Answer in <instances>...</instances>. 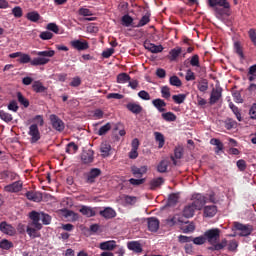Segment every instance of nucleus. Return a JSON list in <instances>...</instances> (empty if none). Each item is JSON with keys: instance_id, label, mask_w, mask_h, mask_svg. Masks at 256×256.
I'll return each instance as SVG.
<instances>
[{"instance_id": "obj_1", "label": "nucleus", "mask_w": 256, "mask_h": 256, "mask_svg": "<svg viewBox=\"0 0 256 256\" xmlns=\"http://www.w3.org/2000/svg\"><path fill=\"white\" fill-rule=\"evenodd\" d=\"M34 55L37 57L31 59L29 54L21 53L18 63L25 65L30 63L32 67H41L47 65L51 61V57H55V50H44V51H34Z\"/></svg>"}, {"instance_id": "obj_2", "label": "nucleus", "mask_w": 256, "mask_h": 256, "mask_svg": "<svg viewBox=\"0 0 256 256\" xmlns=\"http://www.w3.org/2000/svg\"><path fill=\"white\" fill-rule=\"evenodd\" d=\"M31 219L32 227H37V229H43V225H51V216L44 212L32 211L29 214ZM42 221L43 224L40 223Z\"/></svg>"}, {"instance_id": "obj_3", "label": "nucleus", "mask_w": 256, "mask_h": 256, "mask_svg": "<svg viewBox=\"0 0 256 256\" xmlns=\"http://www.w3.org/2000/svg\"><path fill=\"white\" fill-rule=\"evenodd\" d=\"M221 237V230L219 228H212L207 230L204 233V238L210 245H215V243H219V239Z\"/></svg>"}, {"instance_id": "obj_4", "label": "nucleus", "mask_w": 256, "mask_h": 256, "mask_svg": "<svg viewBox=\"0 0 256 256\" xmlns=\"http://www.w3.org/2000/svg\"><path fill=\"white\" fill-rule=\"evenodd\" d=\"M192 206L197 210L201 211L203 207L205 206V203H207V197H205L202 194H193L192 195Z\"/></svg>"}, {"instance_id": "obj_5", "label": "nucleus", "mask_w": 256, "mask_h": 256, "mask_svg": "<svg viewBox=\"0 0 256 256\" xmlns=\"http://www.w3.org/2000/svg\"><path fill=\"white\" fill-rule=\"evenodd\" d=\"M49 119H50L51 125H52L53 129H55V131H59L61 133V131L65 130V122H63V120H61V118H59V116H57L55 114H51Z\"/></svg>"}, {"instance_id": "obj_6", "label": "nucleus", "mask_w": 256, "mask_h": 256, "mask_svg": "<svg viewBox=\"0 0 256 256\" xmlns=\"http://www.w3.org/2000/svg\"><path fill=\"white\" fill-rule=\"evenodd\" d=\"M221 97H223V88H221V86H216L212 89L210 94V105H215V103L221 100Z\"/></svg>"}, {"instance_id": "obj_7", "label": "nucleus", "mask_w": 256, "mask_h": 256, "mask_svg": "<svg viewBox=\"0 0 256 256\" xmlns=\"http://www.w3.org/2000/svg\"><path fill=\"white\" fill-rule=\"evenodd\" d=\"M0 231L1 233H4V235H9L10 237H15V235H17V229L5 221L0 223Z\"/></svg>"}, {"instance_id": "obj_8", "label": "nucleus", "mask_w": 256, "mask_h": 256, "mask_svg": "<svg viewBox=\"0 0 256 256\" xmlns=\"http://www.w3.org/2000/svg\"><path fill=\"white\" fill-rule=\"evenodd\" d=\"M28 135L31 137V143H37L41 139V132L37 124H31L29 127Z\"/></svg>"}, {"instance_id": "obj_9", "label": "nucleus", "mask_w": 256, "mask_h": 256, "mask_svg": "<svg viewBox=\"0 0 256 256\" xmlns=\"http://www.w3.org/2000/svg\"><path fill=\"white\" fill-rule=\"evenodd\" d=\"M235 229L237 231H241V236L242 237H249V235L251 233H253V226L251 225H245V224H242V223H239V222H236L235 223Z\"/></svg>"}, {"instance_id": "obj_10", "label": "nucleus", "mask_w": 256, "mask_h": 256, "mask_svg": "<svg viewBox=\"0 0 256 256\" xmlns=\"http://www.w3.org/2000/svg\"><path fill=\"white\" fill-rule=\"evenodd\" d=\"M95 160V152L91 149L83 150L81 154V161L84 165H89Z\"/></svg>"}, {"instance_id": "obj_11", "label": "nucleus", "mask_w": 256, "mask_h": 256, "mask_svg": "<svg viewBox=\"0 0 256 256\" xmlns=\"http://www.w3.org/2000/svg\"><path fill=\"white\" fill-rule=\"evenodd\" d=\"M21 189H23V182L21 181H16L4 187V191H6V193H19Z\"/></svg>"}, {"instance_id": "obj_12", "label": "nucleus", "mask_w": 256, "mask_h": 256, "mask_svg": "<svg viewBox=\"0 0 256 256\" xmlns=\"http://www.w3.org/2000/svg\"><path fill=\"white\" fill-rule=\"evenodd\" d=\"M71 46L73 49H76V51H87V49H89V42H87V40H73L71 41Z\"/></svg>"}, {"instance_id": "obj_13", "label": "nucleus", "mask_w": 256, "mask_h": 256, "mask_svg": "<svg viewBox=\"0 0 256 256\" xmlns=\"http://www.w3.org/2000/svg\"><path fill=\"white\" fill-rule=\"evenodd\" d=\"M41 229L42 228H37V226H33L30 223V226L26 227V233L29 235L30 239H37L41 237Z\"/></svg>"}, {"instance_id": "obj_14", "label": "nucleus", "mask_w": 256, "mask_h": 256, "mask_svg": "<svg viewBox=\"0 0 256 256\" xmlns=\"http://www.w3.org/2000/svg\"><path fill=\"white\" fill-rule=\"evenodd\" d=\"M144 48L147 49V51H150V53H162L163 51V45H155L151 43L149 40H146L144 42Z\"/></svg>"}, {"instance_id": "obj_15", "label": "nucleus", "mask_w": 256, "mask_h": 256, "mask_svg": "<svg viewBox=\"0 0 256 256\" xmlns=\"http://www.w3.org/2000/svg\"><path fill=\"white\" fill-rule=\"evenodd\" d=\"M152 105L155 107V109H157V111H159V113H165L167 111V109H165V107H167V102H165L163 99H154L152 101Z\"/></svg>"}, {"instance_id": "obj_16", "label": "nucleus", "mask_w": 256, "mask_h": 256, "mask_svg": "<svg viewBox=\"0 0 256 256\" xmlns=\"http://www.w3.org/2000/svg\"><path fill=\"white\" fill-rule=\"evenodd\" d=\"M209 7L214 9L215 7H224V9H230L231 5L227 0H208Z\"/></svg>"}, {"instance_id": "obj_17", "label": "nucleus", "mask_w": 256, "mask_h": 256, "mask_svg": "<svg viewBox=\"0 0 256 256\" xmlns=\"http://www.w3.org/2000/svg\"><path fill=\"white\" fill-rule=\"evenodd\" d=\"M99 215L104 217V219H115V217H117V212H115L113 208L107 207L104 210H101Z\"/></svg>"}, {"instance_id": "obj_18", "label": "nucleus", "mask_w": 256, "mask_h": 256, "mask_svg": "<svg viewBox=\"0 0 256 256\" xmlns=\"http://www.w3.org/2000/svg\"><path fill=\"white\" fill-rule=\"evenodd\" d=\"M148 168L147 166H141L140 168L137 166L131 167V173L134 177L141 178L145 173H147Z\"/></svg>"}, {"instance_id": "obj_19", "label": "nucleus", "mask_w": 256, "mask_h": 256, "mask_svg": "<svg viewBox=\"0 0 256 256\" xmlns=\"http://www.w3.org/2000/svg\"><path fill=\"white\" fill-rule=\"evenodd\" d=\"M25 196L29 201H34L35 203H39L43 200V195L40 192L28 191Z\"/></svg>"}, {"instance_id": "obj_20", "label": "nucleus", "mask_w": 256, "mask_h": 256, "mask_svg": "<svg viewBox=\"0 0 256 256\" xmlns=\"http://www.w3.org/2000/svg\"><path fill=\"white\" fill-rule=\"evenodd\" d=\"M159 224V219L155 217L148 218V229L152 233H157V231H159Z\"/></svg>"}, {"instance_id": "obj_21", "label": "nucleus", "mask_w": 256, "mask_h": 256, "mask_svg": "<svg viewBox=\"0 0 256 256\" xmlns=\"http://www.w3.org/2000/svg\"><path fill=\"white\" fill-rule=\"evenodd\" d=\"M117 247V242L115 240H108L100 243L99 248L101 251H113Z\"/></svg>"}, {"instance_id": "obj_22", "label": "nucleus", "mask_w": 256, "mask_h": 256, "mask_svg": "<svg viewBox=\"0 0 256 256\" xmlns=\"http://www.w3.org/2000/svg\"><path fill=\"white\" fill-rule=\"evenodd\" d=\"M127 247L129 251H133L134 253H143V246L139 241H130L127 243Z\"/></svg>"}, {"instance_id": "obj_23", "label": "nucleus", "mask_w": 256, "mask_h": 256, "mask_svg": "<svg viewBox=\"0 0 256 256\" xmlns=\"http://www.w3.org/2000/svg\"><path fill=\"white\" fill-rule=\"evenodd\" d=\"M101 175V169L92 168L90 172L87 174V183H95V179Z\"/></svg>"}, {"instance_id": "obj_24", "label": "nucleus", "mask_w": 256, "mask_h": 256, "mask_svg": "<svg viewBox=\"0 0 256 256\" xmlns=\"http://www.w3.org/2000/svg\"><path fill=\"white\" fill-rule=\"evenodd\" d=\"M126 109H128V111H130L134 115H139V113H142L143 111V106L137 103L130 102L126 105Z\"/></svg>"}, {"instance_id": "obj_25", "label": "nucleus", "mask_w": 256, "mask_h": 256, "mask_svg": "<svg viewBox=\"0 0 256 256\" xmlns=\"http://www.w3.org/2000/svg\"><path fill=\"white\" fill-rule=\"evenodd\" d=\"M85 217H95L97 215V212L95 211V208L89 207V206H82L79 210Z\"/></svg>"}, {"instance_id": "obj_26", "label": "nucleus", "mask_w": 256, "mask_h": 256, "mask_svg": "<svg viewBox=\"0 0 256 256\" xmlns=\"http://www.w3.org/2000/svg\"><path fill=\"white\" fill-rule=\"evenodd\" d=\"M181 53H183V48L181 47H175L174 49H171L168 55V59H170V61H177L179 55H181Z\"/></svg>"}, {"instance_id": "obj_27", "label": "nucleus", "mask_w": 256, "mask_h": 256, "mask_svg": "<svg viewBox=\"0 0 256 256\" xmlns=\"http://www.w3.org/2000/svg\"><path fill=\"white\" fill-rule=\"evenodd\" d=\"M100 152L102 157H109V155H111V144L102 142L100 145Z\"/></svg>"}, {"instance_id": "obj_28", "label": "nucleus", "mask_w": 256, "mask_h": 256, "mask_svg": "<svg viewBox=\"0 0 256 256\" xmlns=\"http://www.w3.org/2000/svg\"><path fill=\"white\" fill-rule=\"evenodd\" d=\"M217 215V206L210 205L204 207V217H215Z\"/></svg>"}, {"instance_id": "obj_29", "label": "nucleus", "mask_w": 256, "mask_h": 256, "mask_svg": "<svg viewBox=\"0 0 256 256\" xmlns=\"http://www.w3.org/2000/svg\"><path fill=\"white\" fill-rule=\"evenodd\" d=\"M195 211H197V210L195 209L193 204H188L187 206H185V208L183 210V215L187 219H191V217H193L195 215Z\"/></svg>"}, {"instance_id": "obj_30", "label": "nucleus", "mask_w": 256, "mask_h": 256, "mask_svg": "<svg viewBox=\"0 0 256 256\" xmlns=\"http://www.w3.org/2000/svg\"><path fill=\"white\" fill-rule=\"evenodd\" d=\"M61 211L63 217H65L66 219L70 218L72 221H77V219H79V214L75 213L73 210L63 209Z\"/></svg>"}, {"instance_id": "obj_31", "label": "nucleus", "mask_w": 256, "mask_h": 256, "mask_svg": "<svg viewBox=\"0 0 256 256\" xmlns=\"http://www.w3.org/2000/svg\"><path fill=\"white\" fill-rule=\"evenodd\" d=\"M32 89L35 93H45L47 91V87L43 86L41 81H34L32 84Z\"/></svg>"}, {"instance_id": "obj_32", "label": "nucleus", "mask_w": 256, "mask_h": 256, "mask_svg": "<svg viewBox=\"0 0 256 256\" xmlns=\"http://www.w3.org/2000/svg\"><path fill=\"white\" fill-rule=\"evenodd\" d=\"M210 145H215V153H219V151H223L225 146L223 145V142L217 138H212L210 140Z\"/></svg>"}, {"instance_id": "obj_33", "label": "nucleus", "mask_w": 256, "mask_h": 256, "mask_svg": "<svg viewBox=\"0 0 256 256\" xmlns=\"http://www.w3.org/2000/svg\"><path fill=\"white\" fill-rule=\"evenodd\" d=\"M165 183V180L162 177H158L156 179H153L150 182V189L152 191H155V189H157V187H161V185H163Z\"/></svg>"}, {"instance_id": "obj_34", "label": "nucleus", "mask_w": 256, "mask_h": 256, "mask_svg": "<svg viewBox=\"0 0 256 256\" xmlns=\"http://www.w3.org/2000/svg\"><path fill=\"white\" fill-rule=\"evenodd\" d=\"M79 151V146L75 142H70L66 146V153L69 155H75Z\"/></svg>"}, {"instance_id": "obj_35", "label": "nucleus", "mask_w": 256, "mask_h": 256, "mask_svg": "<svg viewBox=\"0 0 256 256\" xmlns=\"http://www.w3.org/2000/svg\"><path fill=\"white\" fill-rule=\"evenodd\" d=\"M26 18L32 23H37V21L41 19V15H39L37 11H32L27 13Z\"/></svg>"}, {"instance_id": "obj_36", "label": "nucleus", "mask_w": 256, "mask_h": 256, "mask_svg": "<svg viewBox=\"0 0 256 256\" xmlns=\"http://www.w3.org/2000/svg\"><path fill=\"white\" fill-rule=\"evenodd\" d=\"M169 167V160H162L159 162L157 166L158 173H167V169Z\"/></svg>"}, {"instance_id": "obj_37", "label": "nucleus", "mask_w": 256, "mask_h": 256, "mask_svg": "<svg viewBox=\"0 0 256 256\" xmlns=\"http://www.w3.org/2000/svg\"><path fill=\"white\" fill-rule=\"evenodd\" d=\"M161 117L162 119H164V121H167L169 123L177 121V115H175V113L173 112L162 113Z\"/></svg>"}, {"instance_id": "obj_38", "label": "nucleus", "mask_w": 256, "mask_h": 256, "mask_svg": "<svg viewBox=\"0 0 256 256\" xmlns=\"http://www.w3.org/2000/svg\"><path fill=\"white\" fill-rule=\"evenodd\" d=\"M155 140L159 143L158 148L163 149V146L165 145V136L161 132H155Z\"/></svg>"}, {"instance_id": "obj_39", "label": "nucleus", "mask_w": 256, "mask_h": 256, "mask_svg": "<svg viewBox=\"0 0 256 256\" xmlns=\"http://www.w3.org/2000/svg\"><path fill=\"white\" fill-rule=\"evenodd\" d=\"M0 119L5 121V123H11V121H13V115L9 114V112H5V110H0Z\"/></svg>"}, {"instance_id": "obj_40", "label": "nucleus", "mask_w": 256, "mask_h": 256, "mask_svg": "<svg viewBox=\"0 0 256 256\" xmlns=\"http://www.w3.org/2000/svg\"><path fill=\"white\" fill-rule=\"evenodd\" d=\"M128 81H131V76H129V74L127 73H120L117 76V83H128Z\"/></svg>"}, {"instance_id": "obj_41", "label": "nucleus", "mask_w": 256, "mask_h": 256, "mask_svg": "<svg viewBox=\"0 0 256 256\" xmlns=\"http://www.w3.org/2000/svg\"><path fill=\"white\" fill-rule=\"evenodd\" d=\"M0 249H4L5 251H9V249H13V242L3 239L0 241Z\"/></svg>"}, {"instance_id": "obj_42", "label": "nucleus", "mask_w": 256, "mask_h": 256, "mask_svg": "<svg viewBox=\"0 0 256 256\" xmlns=\"http://www.w3.org/2000/svg\"><path fill=\"white\" fill-rule=\"evenodd\" d=\"M121 21L124 27H131V25L133 24V17H131L129 14H125L124 16H122Z\"/></svg>"}, {"instance_id": "obj_43", "label": "nucleus", "mask_w": 256, "mask_h": 256, "mask_svg": "<svg viewBox=\"0 0 256 256\" xmlns=\"http://www.w3.org/2000/svg\"><path fill=\"white\" fill-rule=\"evenodd\" d=\"M198 91H201V93H205L207 89H209V81L207 79H203L198 83Z\"/></svg>"}, {"instance_id": "obj_44", "label": "nucleus", "mask_w": 256, "mask_h": 256, "mask_svg": "<svg viewBox=\"0 0 256 256\" xmlns=\"http://www.w3.org/2000/svg\"><path fill=\"white\" fill-rule=\"evenodd\" d=\"M234 50L241 59H245V54H243V46H241V42L234 43Z\"/></svg>"}, {"instance_id": "obj_45", "label": "nucleus", "mask_w": 256, "mask_h": 256, "mask_svg": "<svg viewBox=\"0 0 256 256\" xmlns=\"http://www.w3.org/2000/svg\"><path fill=\"white\" fill-rule=\"evenodd\" d=\"M32 123H34V125H37V127H43L45 125L43 115H36L34 118H32Z\"/></svg>"}, {"instance_id": "obj_46", "label": "nucleus", "mask_w": 256, "mask_h": 256, "mask_svg": "<svg viewBox=\"0 0 256 256\" xmlns=\"http://www.w3.org/2000/svg\"><path fill=\"white\" fill-rule=\"evenodd\" d=\"M111 131V123H106L104 126L100 127L98 130V135L101 137L103 135H107Z\"/></svg>"}, {"instance_id": "obj_47", "label": "nucleus", "mask_w": 256, "mask_h": 256, "mask_svg": "<svg viewBox=\"0 0 256 256\" xmlns=\"http://www.w3.org/2000/svg\"><path fill=\"white\" fill-rule=\"evenodd\" d=\"M172 99H173L174 103L181 105V103H185V99H187V95H185V94L173 95Z\"/></svg>"}, {"instance_id": "obj_48", "label": "nucleus", "mask_w": 256, "mask_h": 256, "mask_svg": "<svg viewBox=\"0 0 256 256\" xmlns=\"http://www.w3.org/2000/svg\"><path fill=\"white\" fill-rule=\"evenodd\" d=\"M3 179H9L10 181H15L17 179V174L11 171L2 172Z\"/></svg>"}, {"instance_id": "obj_49", "label": "nucleus", "mask_w": 256, "mask_h": 256, "mask_svg": "<svg viewBox=\"0 0 256 256\" xmlns=\"http://www.w3.org/2000/svg\"><path fill=\"white\" fill-rule=\"evenodd\" d=\"M227 9L229 8H225V7L221 8V6L214 7L216 17H223V15H227Z\"/></svg>"}, {"instance_id": "obj_50", "label": "nucleus", "mask_w": 256, "mask_h": 256, "mask_svg": "<svg viewBox=\"0 0 256 256\" xmlns=\"http://www.w3.org/2000/svg\"><path fill=\"white\" fill-rule=\"evenodd\" d=\"M17 99L18 102L23 105V107H29V100L27 98L23 97V94L21 92H17Z\"/></svg>"}, {"instance_id": "obj_51", "label": "nucleus", "mask_w": 256, "mask_h": 256, "mask_svg": "<svg viewBox=\"0 0 256 256\" xmlns=\"http://www.w3.org/2000/svg\"><path fill=\"white\" fill-rule=\"evenodd\" d=\"M169 83L173 87H181L183 85V83L181 82V79H179V77L177 76L170 77Z\"/></svg>"}, {"instance_id": "obj_52", "label": "nucleus", "mask_w": 256, "mask_h": 256, "mask_svg": "<svg viewBox=\"0 0 256 256\" xmlns=\"http://www.w3.org/2000/svg\"><path fill=\"white\" fill-rule=\"evenodd\" d=\"M179 201V194L172 193L168 197V205H177V202Z\"/></svg>"}, {"instance_id": "obj_53", "label": "nucleus", "mask_w": 256, "mask_h": 256, "mask_svg": "<svg viewBox=\"0 0 256 256\" xmlns=\"http://www.w3.org/2000/svg\"><path fill=\"white\" fill-rule=\"evenodd\" d=\"M149 21H151L150 15H149V14H146V15H144V16L140 19V21H139V23L137 24L136 27H145V25H147V23H149Z\"/></svg>"}, {"instance_id": "obj_54", "label": "nucleus", "mask_w": 256, "mask_h": 256, "mask_svg": "<svg viewBox=\"0 0 256 256\" xmlns=\"http://www.w3.org/2000/svg\"><path fill=\"white\" fill-rule=\"evenodd\" d=\"M12 15L16 17V19H20V17H23V9L21 7L16 6L12 9Z\"/></svg>"}, {"instance_id": "obj_55", "label": "nucleus", "mask_w": 256, "mask_h": 256, "mask_svg": "<svg viewBox=\"0 0 256 256\" xmlns=\"http://www.w3.org/2000/svg\"><path fill=\"white\" fill-rule=\"evenodd\" d=\"M39 37L42 39V41H49V39H53V33L44 31L40 33Z\"/></svg>"}, {"instance_id": "obj_56", "label": "nucleus", "mask_w": 256, "mask_h": 256, "mask_svg": "<svg viewBox=\"0 0 256 256\" xmlns=\"http://www.w3.org/2000/svg\"><path fill=\"white\" fill-rule=\"evenodd\" d=\"M236 125H237V122L233 119H227L225 121V129H227L228 131H231V129H234Z\"/></svg>"}, {"instance_id": "obj_57", "label": "nucleus", "mask_w": 256, "mask_h": 256, "mask_svg": "<svg viewBox=\"0 0 256 256\" xmlns=\"http://www.w3.org/2000/svg\"><path fill=\"white\" fill-rule=\"evenodd\" d=\"M190 65L192 67H201V64L199 62V55L195 54L190 59Z\"/></svg>"}, {"instance_id": "obj_58", "label": "nucleus", "mask_w": 256, "mask_h": 256, "mask_svg": "<svg viewBox=\"0 0 256 256\" xmlns=\"http://www.w3.org/2000/svg\"><path fill=\"white\" fill-rule=\"evenodd\" d=\"M227 243H228L227 239L224 238V239L221 240L220 243H217V242L215 243L214 249L216 251H221L222 249H225Z\"/></svg>"}, {"instance_id": "obj_59", "label": "nucleus", "mask_w": 256, "mask_h": 256, "mask_svg": "<svg viewBox=\"0 0 256 256\" xmlns=\"http://www.w3.org/2000/svg\"><path fill=\"white\" fill-rule=\"evenodd\" d=\"M138 97H140V99H143V101H151V95L145 90L138 92Z\"/></svg>"}, {"instance_id": "obj_60", "label": "nucleus", "mask_w": 256, "mask_h": 256, "mask_svg": "<svg viewBox=\"0 0 256 256\" xmlns=\"http://www.w3.org/2000/svg\"><path fill=\"white\" fill-rule=\"evenodd\" d=\"M192 241H193L194 245H205V243L207 242L205 240V235L198 236L196 238H192Z\"/></svg>"}, {"instance_id": "obj_61", "label": "nucleus", "mask_w": 256, "mask_h": 256, "mask_svg": "<svg viewBox=\"0 0 256 256\" xmlns=\"http://www.w3.org/2000/svg\"><path fill=\"white\" fill-rule=\"evenodd\" d=\"M163 99H169L171 97V90L167 86H163L161 89Z\"/></svg>"}, {"instance_id": "obj_62", "label": "nucleus", "mask_w": 256, "mask_h": 256, "mask_svg": "<svg viewBox=\"0 0 256 256\" xmlns=\"http://www.w3.org/2000/svg\"><path fill=\"white\" fill-rule=\"evenodd\" d=\"M46 29H48V31H52V33H56V35L59 34V26L55 23H49Z\"/></svg>"}, {"instance_id": "obj_63", "label": "nucleus", "mask_w": 256, "mask_h": 256, "mask_svg": "<svg viewBox=\"0 0 256 256\" xmlns=\"http://www.w3.org/2000/svg\"><path fill=\"white\" fill-rule=\"evenodd\" d=\"M179 243H191L193 241L192 236H185V235H180L178 237Z\"/></svg>"}, {"instance_id": "obj_64", "label": "nucleus", "mask_w": 256, "mask_h": 256, "mask_svg": "<svg viewBox=\"0 0 256 256\" xmlns=\"http://www.w3.org/2000/svg\"><path fill=\"white\" fill-rule=\"evenodd\" d=\"M235 103H243V98L241 97V92L235 91L232 93Z\"/></svg>"}]
</instances>
